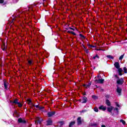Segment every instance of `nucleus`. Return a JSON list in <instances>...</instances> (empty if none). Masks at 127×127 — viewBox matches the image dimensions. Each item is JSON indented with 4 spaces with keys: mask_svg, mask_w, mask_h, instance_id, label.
I'll list each match as a JSON object with an SVG mask.
<instances>
[{
    "mask_svg": "<svg viewBox=\"0 0 127 127\" xmlns=\"http://www.w3.org/2000/svg\"><path fill=\"white\" fill-rule=\"evenodd\" d=\"M43 119L42 118H40L39 117L36 118V121H35V125H38V124H41V122H42Z\"/></svg>",
    "mask_w": 127,
    "mask_h": 127,
    "instance_id": "nucleus-1",
    "label": "nucleus"
},
{
    "mask_svg": "<svg viewBox=\"0 0 127 127\" xmlns=\"http://www.w3.org/2000/svg\"><path fill=\"white\" fill-rule=\"evenodd\" d=\"M104 81L105 79H99L98 80L96 79L95 80V83H97L98 84H103Z\"/></svg>",
    "mask_w": 127,
    "mask_h": 127,
    "instance_id": "nucleus-2",
    "label": "nucleus"
},
{
    "mask_svg": "<svg viewBox=\"0 0 127 127\" xmlns=\"http://www.w3.org/2000/svg\"><path fill=\"white\" fill-rule=\"evenodd\" d=\"M117 83L118 85H123V84H124V79H123V78H121V79L119 78Z\"/></svg>",
    "mask_w": 127,
    "mask_h": 127,
    "instance_id": "nucleus-3",
    "label": "nucleus"
},
{
    "mask_svg": "<svg viewBox=\"0 0 127 127\" xmlns=\"http://www.w3.org/2000/svg\"><path fill=\"white\" fill-rule=\"evenodd\" d=\"M55 114H56L55 111L48 112L47 114L48 117V118H51V117L54 116V115H55Z\"/></svg>",
    "mask_w": 127,
    "mask_h": 127,
    "instance_id": "nucleus-4",
    "label": "nucleus"
},
{
    "mask_svg": "<svg viewBox=\"0 0 127 127\" xmlns=\"http://www.w3.org/2000/svg\"><path fill=\"white\" fill-rule=\"evenodd\" d=\"M18 122L20 124H26V121L21 118H19L18 119Z\"/></svg>",
    "mask_w": 127,
    "mask_h": 127,
    "instance_id": "nucleus-5",
    "label": "nucleus"
},
{
    "mask_svg": "<svg viewBox=\"0 0 127 127\" xmlns=\"http://www.w3.org/2000/svg\"><path fill=\"white\" fill-rule=\"evenodd\" d=\"M122 88L119 87V86H117V92L119 94V96H121V94H122Z\"/></svg>",
    "mask_w": 127,
    "mask_h": 127,
    "instance_id": "nucleus-6",
    "label": "nucleus"
},
{
    "mask_svg": "<svg viewBox=\"0 0 127 127\" xmlns=\"http://www.w3.org/2000/svg\"><path fill=\"white\" fill-rule=\"evenodd\" d=\"M47 126H52V124L53 123V122H52V120L50 119H49L47 121Z\"/></svg>",
    "mask_w": 127,
    "mask_h": 127,
    "instance_id": "nucleus-7",
    "label": "nucleus"
},
{
    "mask_svg": "<svg viewBox=\"0 0 127 127\" xmlns=\"http://www.w3.org/2000/svg\"><path fill=\"white\" fill-rule=\"evenodd\" d=\"M114 66L116 67V69H119V68L121 67V66L120 65V64L119 63V62H116L114 64Z\"/></svg>",
    "mask_w": 127,
    "mask_h": 127,
    "instance_id": "nucleus-8",
    "label": "nucleus"
},
{
    "mask_svg": "<svg viewBox=\"0 0 127 127\" xmlns=\"http://www.w3.org/2000/svg\"><path fill=\"white\" fill-rule=\"evenodd\" d=\"M87 102H88V99L87 98V97H86L85 96L83 97L82 98V104H85V103H87Z\"/></svg>",
    "mask_w": 127,
    "mask_h": 127,
    "instance_id": "nucleus-9",
    "label": "nucleus"
},
{
    "mask_svg": "<svg viewBox=\"0 0 127 127\" xmlns=\"http://www.w3.org/2000/svg\"><path fill=\"white\" fill-rule=\"evenodd\" d=\"M77 122L78 126L82 124V121H81V117H78L77 118Z\"/></svg>",
    "mask_w": 127,
    "mask_h": 127,
    "instance_id": "nucleus-10",
    "label": "nucleus"
},
{
    "mask_svg": "<svg viewBox=\"0 0 127 127\" xmlns=\"http://www.w3.org/2000/svg\"><path fill=\"white\" fill-rule=\"evenodd\" d=\"M114 109V107L111 106L110 107L107 108V111L108 112H109V113H112V111H113Z\"/></svg>",
    "mask_w": 127,
    "mask_h": 127,
    "instance_id": "nucleus-11",
    "label": "nucleus"
},
{
    "mask_svg": "<svg viewBox=\"0 0 127 127\" xmlns=\"http://www.w3.org/2000/svg\"><path fill=\"white\" fill-rule=\"evenodd\" d=\"M1 49H2V50H3V51H4L6 50V47L5 46V43L3 42V44L1 46Z\"/></svg>",
    "mask_w": 127,
    "mask_h": 127,
    "instance_id": "nucleus-12",
    "label": "nucleus"
},
{
    "mask_svg": "<svg viewBox=\"0 0 127 127\" xmlns=\"http://www.w3.org/2000/svg\"><path fill=\"white\" fill-rule=\"evenodd\" d=\"M92 85V82H90L88 84H83V87H85V88H90V86Z\"/></svg>",
    "mask_w": 127,
    "mask_h": 127,
    "instance_id": "nucleus-13",
    "label": "nucleus"
},
{
    "mask_svg": "<svg viewBox=\"0 0 127 127\" xmlns=\"http://www.w3.org/2000/svg\"><path fill=\"white\" fill-rule=\"evenodd\" d=\"M118 72H119V75H120V76H122V75H123V69L119 68H118Z\"/></svg>",
    "mask_w": 127,
    "mask_h": 127,
    "instance_id": "nucleus-14",
    "label": "nucleus"
},
{
    "mask_svg": "<svg viewBox=\"0 0 127 127\" xmlns=\"http://www.w3.org/2000/svg\"><path fill=\"white\" fill-rule=\"evenodd\" d=\"M99 110H102L103 111H106L107 110V107H104V106H101L99 108Z\"/></svg>",
    "mask_w": 127,
    "mask_h": 127,
    "instance_id": "nucleus-15",
    "label": "nucleus"
},
{
    "mask_svg": "<svg viewBox=\"0 0 127 127\" xmlns=\"http://www.w3.org/2000/svg\"><path fill=\"white\" fill-rule=\"evenodd\" d=\"M98 124L96 123H91L90 124V127H98Z\"/></svg>",
    "mask_w": 127,
    "mask_h": 127,
    "instance_id": "nucleus-16",
    "label": "nucleus"
},
{
    "mask_svg": "<svg viewBox=\"0 0 127 127\" xmlns=\"http://www.w3.org/2000/svg\"><path fill=\"white\" fill-rule=\"evenodd\" d=\"M106 104L108 106V107H110L111 106V102L108 99L106 100Z\"/></svg>",
    "mask_w": 127,
    "mask_h": 127,
    "instance_id": "nucleus-17",
    "label": "nucleus"
},
{
    "mask_svg": "<svg viewBox=\"0 0 127 127\" xmlns=\"http://www.w3.org/2000/svg\"><path fill=\"white\" fill-rule=\"evenodd\" d=\"M76 124V122L73 121L70 123L69 125V127H72V126H74Z\"/></svg>",
    "mask_w": 127,
    "mask_h": 127,
    "instance_id": "nucleus-18",
    "label": "nucleus"
},
{
    "mask_svg": "<svg viewBox=\"0 0 127 127\" xmlns=\"http://www.w3.org/2000/svg\"><path fill=\"white\" fill-rule=\"evenodd\" d=\"M13 104H15V105H16V104H18V100L17 99H15L13 102Z\"/></svg>",
    "mask_w": 127,
    "mask_h": 127,
    "instance_id": "nucleus-19",
    "label": "nucleus"
},
{
    "mask_svg": "<svg viewBox=\"0 0 127 127\" xmlns=\"http://www.w3.org/2000/svg\"><path fill=\"white\" fill-rule=\"evenodd\" d=\"M7 85H8V83H6V82H4V87L5 89H7Z\"/></svg>",
    "mask_w": 127,
    "mask_h": 127,
    "instance_id": "nucleus-20",
    "label": "nucleus"
},
{
    "mask_svg": "<svg viewBox=\"0 0 127 127\" xmlns=\"http://www.w3.org/2000/svg\"><path fill=\"white\" fill-rule=\"evenodd\" d=\"M31 106H32V107H35L37 108H39V105H35L33 103H31Z\"/></svg>",
    "mask_w": 127,
    "mask_h": 127,
    "instance_id": "nucleus-21",
    "label": "nucleus"
},
{
    "mask_svg": "<svg viewBox=\"0 0 127 127\" xmlns=\"http://www.w3.org/2000/svg\"><path fill=\"white\" fill-rule=\"evenodd\" d=\"M107 58H109V59H114V57L112 56L111 55H107Z\"/></svg>",
    "mask_w": 127,
    "mask_h": 127,
    "instance_id": "nucleus-22",
    "label": "nucleus"
},
{
    "mask_svg": "<svg viewBox=\"0 0 127 127\" xmlns=\"http://www.w3.org/2000/svg\"><path fill=\"white\" fill-rule=\"evenodd\" d=\"M120 123H122L123 124V125H126V121H125V120H120Z\"/></svg>",
    "mask_w": 127,
    "mask_h": 127,
    "instance_id": "nucleus-23",
    "label": "nucleus"
},
{
    "mask_svg": "<svg viewBox=\"0 0 127 127\" xmlns=\"http://www.w3.org/2000/svg\"><path fill=\"white\" fill-rule=\"evenodd\" d=\"M59 123L60 124V127H62V126H63V125H64V122H63V121H61Z\"/></svg>",
    "mask_w": 127,
    "mask_h": 127,
    "instance_id": "nucleus-24",
    "label": "nucleus"
},
{
    "mask_svg": "<svg viewBox=\"0 0 127 127\" xmlns=\"http://www.w3.org/2000/svg\"><path fill=\"white\" fill-rule=\"evenodd\" d=\"M79 36H80L81 38H83V39H85V36L83 35L82 34H79Z\"/></svg>",
    "mask_w": 127,
    "mask_h": 127,
    "instance_id": "nucleus-25",
    "label": "nucleus"
},
{
    "mask_svg": "<svg viewBox=\"0 0 127 127\" xmlns=\"http://www.w3.org/2000/svg\"><path fill=\"white\" fill-rule=\"evenodd\" d=\"M124 56H125V54L121 55L119 58V60H123V59L124 58Z\"/></svg>",
    "mask_w": 127,
    "mask_h": 127,
    "instance_id": "nucleus-26",
    "label": "nucleus"
},
{
    "mask_svg": "<svg viewBox=\"0 0 127 127\" xmlns=\"http://www.w3.org/2000/svg\"><path fill=\"white\" fill-rule=\"evenodd\" d=\"M92 97L93 99H94V100L98 99V96H97L93 95Z\"/></svg>",
    "mask_w": 127,
    "mask_h": 127,
    "instance_id": "nucleus-27",
    "label": "nucleus"
},
{
    "mask_svg": "<svg viewBox=\"0 0 127 127\" xmlns=\"http://www.w3.org/2000/svg\"><path fill=\"white\" fill-rule=\"evenodd\" d=\"M123 70L124 71V73H127V69L126 67H124L123 68Z\"/></svg>",
    "mask_w": 127,
    "mask_h": 127,
    "instance_id": "nucleus-28",
    "label": "nucleus"
},
{
    "mask_svg": "<svg viewBox=\"0 0 127 127\" xmlns=\"http://www.w3.org/2000/svg\"><path fill=\"white\" fill-rule=\"evenodd\" d=\"M17 105L18 107H19V108H21V107H22V104H21V103H20L18 102Z\"/></svg>",
    "mask_w": 127,
    "mask_h": 127,
    "instance_id": "nucleus-29",
    "label": "nucleus"
},
{
    "mask_svg": "<svg viewBox=\"0 0 127 127\" xmlns=\"http://www.w3.org/2000/svg\"><path fill=\"white\" fill-rule=\"evenodd\" d=\"M28 63L29 64V65H32V61H28Z\"/></svg>",
    "mask_w": 127,
    "mask_h": 127,
    "instance_id": "nucleus-30",
    "label": "nucleus"
},
{
    "mask_svg": "<svg viewBox=\"0 0 127 127\" xmlns=\"http://www.w3.org/2000/svg\"><path fill=\"white\" fill-rule=\"evenodd\" d=\"M114 111H117V115H119V108H116L114 109Z\"/></svg>",
    "mask_w": 127,
    "mask_h": 127,
    "instance_id": "nucleus-31",
    "label": "nucleus"
},
{
    "mask_svg": "<svg viewBox=\"0 0 127 127\" xmlns=\"http://www.w3.org/2000/svg\"><path fill=\"white\" fill-rule=\"evenodd\" d=\"M27 102H28V104H29V105H31V100H30V99H28V100H27Z\"/></svg>",
    "mask_w": 127,
    "mask_h": 127,
    "instance_id": "nucleus-32",
    "label": "nucleus"
},
{
    "mask_svg": "<svg viewBox=\"0 0 127 127\" xmlns=\"http://www.w3.org/2000/svg\"><path fill=\"white\" fill-rule=\"evenodd\" d=\"M94 112H99V109H98V108H97V107H95V108L94 109Z\"/></svg>",
    "mask_w": 127,
    "mask_h": 127,
    "instance_id": "nucleus-33",
    "label": "nucleus"
},
{
    "mask_svg": "<svg viewBox=\"0 0 127 127\" xmlns=\"http://www.w3.org/2000/svg\"><path fill=\"white\" fill-rule=\"evenodd\" d=\"M86 112H87V110H83L81 111H80V113H86Z\"/></svg>",
    "mask_w": 127,
    "mask_h": 127,
    "instance_id": "nucleus-34",
    "label": "nucleus"
},
{
    "mask_svg": "<svg viewBox=\"0 0 127 127\" xmlns=\"http://www.w3.org/2000/svg\"><path fill=\"white\" fill-rule=\"evenodd\" d=\"M116 105L118 108H120V104H119V103L116 102Z\"/></svg>",
    "mask_w": 127,
    "mask_h": 127,
    "instance_id": "nucleus-35",
    "label": "nucleus"
},
{
    "mask_svg": "<svg viewBox=\"0 0 127 127\" xmlns=\"http://www.w3.org/2000/svg\"><path fill=\"white\" fill-rule=\"evenodd\" d=\"M44 107L42 106V107H39V109H40V110H42V109H44Z\"/></svg>",
    "mask_w": 127,
    "mask_h": 127,
    "instance_id": "nucleus-36",
    "label": "nucleus"
},
{
    "mask_svg": "<svg viewBox=\"0 0 127 127\" xmlns=\"http://www.w3.org/2000/svg\"><path fill=\"white\" fill-rule=\"evenodd\" d=\"M3 1H4L3 0H0V3H3Z\"/></svg>",
    "mask_w": 127,
    "mask_h": 127,
    "instance_id": "nucleus-37",
    "label": "nucleus"
},
{
    "mask_svg": "<svg viewBox=\"0 0 127 127\" xmlns=\"http://www.w3.org/2000/svg\"><path fill=\"white\" fill-rule=\"evenodd\" d=\"M68 29H71V30H73V31H74V30H75V29H74L73 28H71V27H69Z\"/></svg>",
    "mask_w": 127,
    "mask_h": 127,
    "instance_id": "nucleus-38",
    "label": "nucleus"
},
{
    "mask_svg": "<svg viewBox=\"0 0 127 127\" xmlns=\"http://www.w3.org/2000/svg\"><path fill=\"white\" fill-rule=\"evenodd\" d=\"M67 33H71V34L73 33L72 31H67Z\"/></svg>",
    "mask_w": 127,
    "mask_h": 127,
    "instance_id": "nucleus-39",
    "label": "nucleus"
},
{
    "mask_svg": "<svg viewBox=\"0 0 127 127\" xmlns=\"http://www.w3.org/2000/svg\"><path fill=\"white\" fill-rule=\"evenodd\" d=\"M95 57L96 58H100V57H99V56H98V55H96Z\"/></svg>",
    "mask_w": 127,
    "mask_h": 127,
    "instance_id": "nucleus-40",
    "label": "nucleus"
},
{
    "mask_svg": "<svg viewBox=\"0 0 127 127\" xmlns=\"http://www.w3.org/2000/svg\"><path fill=\"white\" fill-rule=\"evenodd\" d=\"M72 34H73V35H76V33H75V32H72Z\"/></svg>",
    "mask_w": 127,
    "mask_h": 127,
    "instance_id": "nucleus-41",
    "label": "nucleus"
},
{
    "mask_svg": "<svg viewBox=\"0 0 127 127\" xmlns=\"http://www.w3.org/2000/svg\"><path fill=\"white\" fill-rule=\"evenodd\" d=\"M116 78H117V79H119V76H118L117 75H115Z\"/></svg>",
    "mask_w": 127,
    "mask_h": 127,
    "instance_id": "nucleus-42",
    "label": "nucleus"
},
{
    "mask_svg": "<svg viewBox=\"0 0 127 127\" xmlns=\"http://www.w3.org/2000/svg\"><path fill=\"white\" fill-rule=\"evenodd\" d=\"M89 47H95V46H92L91 45H89Z\"/></svg>",
    "mask_w": 127,
    "mask_h": 127,
    "instance_id": "nucleus-43",
    "label": "nucleus"
},
{
    "mask_svg": "<svg viewBox=\"0 0 127 127\" xmlns=\"http://www.w3.org/2000/svg\"><path fill=\"white\" fill-rule=\"evenodd\" d=\"M101 127H106V126H105V125H102L101 126Z\"/></svg>",
    "mask_w": 127,
    "mask_h": 127,
    "instance_id": "nucleus-44",
    "label": "nucleus"
},
{
    "mask_svg": "<svg viewBox=\"0 0 127 127\" xmlns=\"http://www.w3.org/2000/svg\"><path fill=\"white\" fill-rule=\"evenodd\" d=\"M97 50L98 51H99L102 50H101V49H97Z\"/></svg>",
    "mask_w": 127,
    "mask_h": 127,
    "instance_id": "nucleus-45",
    "label": "nucleus"
},
{
    "mask_svg": "<svg viewBox=\"0 0 127 127\" xmlns=\"http://www.w3.org/2000/svg\"><path fill=\"white\" fill-rule=\"evenodd\" d=\"M96 56L93 57V59H96Z\"/></svg>",
    "mask_w": 127,
    "mask_h": 127,
    "instance_id": "nucleus-46",
    "label": "nucleus"
},
{
    "mask_svg": "<svg viewBox=\"0 0 127 127\" xmlns=\"http://www.w3.org/2000/svg\"><path fill=\"white\" fill-rule=\"evenodd\" d=\"M79 102H82V100L81 99H79Z\"/></svg>",
    "mask_w": 127,
    "mask_h": 127,
    "instance_id": "nucleus-47",
    "label": "nucleus"
},
{
    "mask_svg": "<svg viewBox=\"0 0 127 127\" xmlns=\"http://www.w3.org/2000/svg\"><path fill=\"white\" fill-rule=\"evenodd\" d=\"M85 95H86V93H83L84 96H85Z\"/></svg>",
    "mask_w": 127,
    "mask_h": 127,
    "instance_id": "nucleus-48",
    "label": "nucleus"
},
{
    "mask_svg": "<svg viewBox=\"0 0 127 127\" xmlns=\"http://www.w3.org/2000/svg\"><path fill=\"white\" fill-rule=\"evenodd\" d=\"M97 77H98V78H99V75H98V76H97Z\"/></svg>",
    "mask_w": 127,
    "mask_h": 127,
    "instance_id": "nucleus-49",
    "label": "nucleus"
},
{
    "mask_svg": "<svg viewBox=\"0 0 127 127\" xmlns=\"http://www.w3.org/2000/svg\"><path fill=\"white\" fill-rule=\"evenodd\" d=\"M114 114H112V116H114Z\"/></svg>",
    "mask_w": 127,
    "mask_h": 127,
    "instance_id": "nucleus-50",
    "label": "nucleus"
}]
</instances>
